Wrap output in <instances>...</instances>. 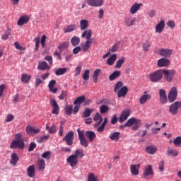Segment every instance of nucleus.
Returning <instances> with one entry per match:
<instances>
[{"label": "nucleus", "instance_id": "f257e3e1", "mask_svg": "<svg viewBox=\"0 0 181 181\" xmlns=\"http://www.w3.org/2000/svg\"><path fill=\"white\" fill-rule=\"evenodd\" d=\"M92 36H93V31H91V30L90 29L86 30L82 33L81 37L83 38L86 37V41L82 45L83 52H87L90 49V47H91V45L93 43V39H91Z\"/></svg>", "mask_w": 181, "mask_h": 181}, {"label": "nucleus", "instance_id": "f03ea898", "mask_svg": "<svg viewBox=\"0 0 181 181\" xmlns=\"http://www.w3.org/2000/svg\"><path fill=\"white\" fill-rule=\"evenodd\" d=\"M161 78H163V69H158L149 76V79L152 83H158Z\"/></svg>", "mask_w": 181, "mask_h": 181}, {"label": "nucleus", "instance_id": "7ed1b4c3", "mask_svg": "<svg viewBox=\"0 0 181 181\" xmlns=\"http://www.w3.org/2000/svg\"><path fill=\"white\" fill-rule=\"evenodd\" d=\"M142 122L135 117L129 119V127H132V131H138L141 125Z\"/></svg>", "mask_w": 181, "mask_h": 181}, {"label": "nucleus", "instance_id": "20e7f679", "mask_svg": "<svg viewBox=\"0 0 181 181\" xmlns=\"http://www.w3.org/2000/svg\"><path fill=\"white\" fill-rule=\"evenodd\" d=\"M163 70V74H164V80L167 81V83H172L173 81V77H175V74H176V71L173 69Z\"/></svg>", "mask_w": 181, "mask_h": 181}, {"label": "nucleus", "instance_id": "39448f33", "mask_svg": "<svg viewBox=\"0 0 181 181\" xmlns=\"http://www.w3.org/2000/svg\"><path fill=\"white\" fill-rule=\"evenodd\" d=\"M176 98H177V88L173 86L168 92V99L169 103H175Z\"/></svg>", "mask_w": 181, "mask_h": 181}, {"label": "nucleus", "instance_id": "423d86ee", "mask_svg": "<svg viewBox=\"0 0 181 181\" xmlns=\"http://www.w3.org/2000/svg\"><path fill=\"white\" fill-rule=\"evenodd\" d=\"M78 139L80 140V144L81 146H83L84 148H87L88 146V141L87 139H86V136H84V132L80 130V129H77Z\"/></svg>", "mask_w": 181, "mask_h": 181}, {"label": "nucleus", "instance_id": "0eeeda50", "mask_svg": "<svg viewBox=\"0 0 181 181\" xmlns=\"http://www.w3.org/2000/svg\"><path fill=\"white\" fill-rule=\"evenodd\" d=\"M62 141L66 142L69 146H71L73 145V141H74V132L73 131L68 132L62 139Z\"/></svg>", "mask_w": 181, "mask_h": 181}, {"label": "nucleus", "instance_id": "6e6552de", "mask_svg": "<svg viewBox=\"0 0 181 181\" xmlns=\"http://www.w3.org/2000/svg\"><path fill=\"white\" fill-rule=\"evenodd\" d=\"M179 108H181V101H176L170 105L169 111L173 115H176Z\"/></svg>", "mask_w": 181, "mask_h": 181}, {"label": "nucleus", "instance_id": "1a4fd4ad", "mask_svg": "<svg viewBox=\"0 0 181 181\" xmlns=\"http://www.w3.org/2000/svg\"><path fill=\"white\" fill-rule=\"evenodd\" d=\"M25 132L30 136H33V135H37L40 133V129L35 128L30 125H28L25 128Z\"/></svg>", "mask_w": 181, "mask_h": 181}, {"label": "nucleus", "instance_id": "9d476101", "mask_svg": "<svg viewBox=\"0 0 181 181\" xmlns=\"http://www.w3.org/2000/svg\"><path fill=\"white\" fill-rule=\"evenodd\" d=\"M49 104L52 106L53 110L52 111V114H54L55 115H59V112H60V108L59 107V104H57V102L55 99H50L49 100Z\"/></svg>", "mask_w": 181, "mask_h": 181}, {"label": "nucleus", "instance_id": "9b49d317", "mask_svg": "<svg viewBox=\"0 0 181 181\" xmlns=\"http://www.w3.org/2000/svg\"><path fill=\"white\" fill-rule=\"evenodd\" d=\"M86 2L89 6L95 8H100L104 5V0H86Z\"/></svg>", "mask_w": 181, "mask_h": 181}, {"label": "nucleus", "instance_id": "f8f14e48", "mask_svg": "<svg viewBox=\"0 0 181 181\" xmlns=\"http://www.w3.org/2000/svg\"><path fill=\"white\" fill-rule=\"evenodd\" d=\"M165 20L161 19L159 23H158L155 27V32L156 33H162L165 30Z\"/></svg>", "mask_w": 181, "mask_h": 181}, {"label": "nucleus", "instance_id": "ddd939ff", "mask_svg": "<svg viewBox=\"0 0 181 181\" xmlns=\"http://www.w3.org/2000/svg\"><path fill=\"white\" fill-rule=\"evenodd\" d=\"M129 115H131V110L128 109L124 110L119 116V122L122 123L124 121H127Z\"/></svg>", "mask_w": 181, "mask_h": 181}, {"label": "nucleus", "instance_id": "4468645a", "mask_svg": "<svg viewBox=\"0 0 181 181\" xmlns=\"http://www.w3.org/2000/svg\"><path fill=\"white\" fill-rule=\"evenodd\" d=\"M23 146H25L23 140H13L10 145L11 149H13V148H19L20 149H22Z\"/></svg>", "mask_w": 181, "mask_h": 181}, {"label": "nucleus", "instance_id": "2eb2a0df", "mask_svg": "<svg viewBox=\"0 0 181 181\" xmlns=\"http://www.w3.org/2000/svg\"><path fill=\"white\" fill-rule=\"evenodd\" d=\"M159 98L161 104H166L168 103V96L166 95V90L164 89H160Z\"/></svg>", "mask_w": 181, "mask_h": 181}, {"label": "nucleus", "instance_id": "dca6fc26", "mask_svg": "<svg viewBox=\"0 0 181 181\" xmlns=\"http://www.w3.org/2000/svg\"><path fill=\"white\" fill-rule=\"evenodd\" d=\"M139 168H141V164H132L130 165V173L133 176H138L139 175Z\"/></svg>", "mask_w": 181, "mask_h": 181}, {"label": "nucleus", "instance_id": "f3484780", "mask_svg": "<svg viewBox=\"0 0 181 181\" xmlns=\"http://www.w3.org/2000/svg\"><path fill=\"white\" fill-rule=\"evenodd\" d=\"M30 21V17L29 16L25 15L20 17L17 21L18 26H23L26 25Z\"/></svg>", "mask_w": 181, "mask_h": 181}, {"label": "nucleus", "instance_id": "a211bd4d", "mask_svg": "<svg viewBox=\"0 0 181 181\" xmlns=\"http://www.w3.org/2000/svg\"><path fill=\"white\" fill-rule=\"evenodd\" d=\"M142 6V3H135L130 7L129 12L132 15H135L139 11H141V7Z\"/></svg>", "mask_w": 181, "mask_h": 181}, {"label": "nucleus", "instance_id": "6ab92c4d", "mask_svg": "<svg viewBox=\"0 0 181 181\" xmlns=\"http://www.w3.org/2000/svg\"><path fill=\"white\" fill-rule=\"evenodd\" d=\"M158 54L163 57H170L173 54V50L170 49H161L158 52Z\"/></svg>", "mask_w": 181, "mask_h": 181}, {"label": "nucleus", "instance_id": "aec40b11", "mask_svg": "<svg viewBox=\"0 0 181 181\" xmlns=\"http://www.w3.org/2000/svg\"><path fill=\"white\" fill-rule=\"evenodd\" d=\"M66 162L70 165L71 168H74V166H76L78 163V159L72 154L66 158Z\"/></svg>", "mask_w": 181, "mask_h": 181}, {"label": "nucleus", "instance_id": "412c9836", "mask_svg": "<svg viewBox=\"0 0 181 181\" xmlns=\"http://www.w3.org/2000/svg\"><path fill=\"white\" fill-rule=\"evenodd\" d=\"M152 98L151 94H148V92L145 91L139 98V103L141 105L146 104L147 101H149Z\"/></svg>", "mask_w": 181, "mask_h": 181}, {"label": "nucleus", "instance_id": "4be33fe9", "mask_svg": "<svg viewBox=\"0 0 181 181\" xmlns=\"http://www.w3.org/2000/svg\"><path fill=\"white\" fill-rule=\"evenodd\" d=\"M170 64V60L166 58H161L157 62L158 67H168Z\"/></svg>", "mask_w": 181, "mask_h": 181}, {"label": "nucleus", "instance_id": "5701e85b", "mask_svg": "<svg viewBox=\"0 0 181 181\" xmlns=\"http://www.w3.org/2000/svg\"><path fill=\"white\" fill-rule=\"evenodd\" d=\"M136 21V18L132 17V16H128L124 19V24L126 25V26L129 28V26H134V23H135Z\"/></svg>", "mask_w": 181, "mask_h": 181}, {"label": "nucleus", "instance_id": "b1692460", "mask_svg": "<svg viewBox=\"0 0 181 181\" xmlns=\"http://www.w3.org/2000/svg\"><path fill=\"white\" fill-rule=\"evenodd\" d=\"M93 121L96 122L94 124V128H98V127L101 125V122H103V116L98 112L95 113L93 117Z\"/></svg>", "mask_w": 181, "mask_h": 181}, {"label": "nucleus", "instance_id": "393cba45", "mask_svg": "<svg viewBox=\"0 0 181 181\" xmlns=\"http://www.w3.org/2000/svg\"><path fill=\"white\" fill-rule=\"evenodd\" d=\"M118 98H122L128 93V87L123 86L119 90L116 92Z\"/></svg>", "mask_w": 181, "mask_h": 181}, {"label": "nucleus", "instance_id": "a878e982", "mask_svg": "<svg viewBox=\"0 0 181 181\" xmlns=\"http://www.w3.org/2000/svg\"><path fill=\"white\" fill-rule=\"evenodd\" d=\"M143 175L144 177L153 175V169L152 168V165H147L144 169Z\"/></svg>", "mask_w": 181, "mask_h": 181}, {"label": "nucleus", "instance_id": "bb28decb", "mask_svg": "<svg viewBox=\"0 0 181 181\" xmlns=\"http://www.w3.org/2000/svg\"><path fill=\"white\" fill-rule=\"evenodd\" d=\"M37 69L38 70L45 71V70H50L51 67L50 66H49V64H47V62H38Z\"/></svg>", "mask_w": 181, "mask_h": 181}, {"label": "nucleus", "instance_id": "cd10ccee", "mask_svg": "<svg viewBox=\"0 0 181 181\" xmlns=\"http://www.w3.org/2000/svg\"><path fill=\"white\" fill-rule=\"evenodd\" d=\"M54 86H56V80L52 79L49 83L48 87L51 93H52L53 94H56V93H57V88H55Z\"/></svg>", "mask_w": 181, "mask_h": 181}, {"label": "nucleus", "instance_id": "c85d7f7f", "mask_svg": "<svg viewBox=\"0 0 181 181\" xmlns=\"http://www.w3.org/2000/svg\"><path fill=\"white\" fill-rule=\"evenodd\" d=\"M86 138H88L90 142H93L94 139L97 137V135L95 134V132L93 131H87L86 132Z\"/></svg>", "mask_w": 181, "mask_h": 181}, {"label": "nucleus", "instance_id": "c756f323", "mask_svg": "<svg viewBox=\"0 0 181 181\" xmlns=\"http://www.w3.org/2000/svg\"><path fill=\"white\" fill-rule=\"evenodd\" d=\"M77 29V25L71 24L66 26V28H64V32L65 33H70L71 32H74Z\"/></svg>", "mask_w": 181, "mask_h": 181}, {"label": "nucleus", "instance_id": "7c9ffc66", "mask_svg": "<svg viewBox=\"0 0 181 181\" xmlns=\"http://www.w3.org/2000/svg\"><path fill=\"white\" fill-rule=\"evenodd\" d=\"M18 160H19V156L16 153H13L11 154V160H10V165L13 166H16V163H18Z\"/></svg>", "mask_w": 181, "mask_h": 181}, {"label": "nucleus", "instance_id": "2f4dec72", "mask_svg": "<svg viewBox=\"0 0 181 181\" xmlns=\"http://www.w3.org/2000/svg\"><path fill=\"white\" fill-rule=\"evenodd\" d=\"M37 166L38 168V170H45V168L46 167V161L43 158H40L37 162Z\"/></svg>", "mask_w": 181, "mask_h": 181}, {"label": "nucleus", "instance_id": "473e14b6", "mask_svg": "<svg viewBox=\"0 0 181 181\" xmlns=\"http://www.w3.org/2000/svg\"><path fill=\"white\" fill-rule=\"evenodd\" d=\"M121 76V71H115L112 74L109 76L110 81H114L116 78H118Z\"/></svg>", "mask_w": 181, "mask_h": 181}, {"label": "nucleus", "instance_id": "72a5a7b5", "mask_svg": "<svg viewBox=\"0 0 181 181\" xmlns=\"http://www.w3.org/2000/svg\"><path fill=\"white\" fill-rule=\"evenodd\" d=\"M27 172H28V176L29 177H31V178L35 177V165H33L29 166L28 170H27Z\"/></svg>", "mask_w": 181, "mask_h": 181}, {"label": "nucleus", "instance_id": "f704fd0d", "mask_svg": "<svg viewBox=\"0 0 181 181\" xmlns=\"http://www.w3.org/2000/svg\"><path fill=\"white\" fill-rule=\"evenodd\" d=\"M87 28H88V21L86 20V19H83L80 21V29L81 30H86V29H87Z\"/></svg>", "mask_w": 181, "mask_h": 181}, {"label": "nucleus", "instance_id": "c9c22d12", "mask_svg": "<svg viewBox=\"0 0 181 181\" xmlns=\"http://www.w3.org/2000/svg\"><path fill=\"white\" fill-rule=\"evenodd\" d=\"M117 60V54H112L110 58L107 60V64L108 66H112L114 63H115V61Z\"/></svg>", "mask_w": 181, "mask_h": 181}, {"label": "nucleus", "instance_id": "e433bc0d", "mask_svg": "<svg viewBox=\"0 0 181 181\" xmlns=\"http://www.w3.org/2000/svg\"><path fill=\"white\" fill-rule=\"evenodd\" d=\"M146 151L150 155H155L158 151V148L155 146H149L146 148Z\"/></svg>", "mask_w": 181, "mask_h": 181}, {"label": "nucleus", "instance_id": "4c0bfd02", "mask_svg": "<svg viewBox=\"0 0 181 181\" xmlns=\"http://www.w3.org/2000/svg\"><path fill=\"white\" fill-rule=\"evenodd\" d=\"M107 122H108V119L107 117L104 118L103 122L97 129L98 132H104V129Z\"/></svg>", "mask_w": 181, "mask_h": 181}, {"label": "nucleus", "instance_id": "58836bf2", "mask_svg": "<svg viewBox=\"0 0 181 181\" xmlns=\"http://www.w3.org/2000/svg\"><path fill=\"white\" fill-rule=\"evenodd\" d=\"M121 134V133H119V132H115L112 133L110 136L109 138L111 141H118V139H119V135Z\"/></svg>", "mask_w": 181, "mask_h": 181}, {"label": "nucleus", "instance_id": "ea45409f", "mask_svg": "<svg viewBox=\"0 0 181 181\" xmlns=\"http://www.w3.org/2000/svg\"><path fill=\"white\" fill-rule=\"evenodd\" d=\"M30 78H32V76H30V75L28 74H23L21 76L22 83H28L30 81Z\"/></svg>", "mask_w": 181, "mask_h": 181}, {"label": "nucleus", "instance_id": "a19ab883", "mask_svg": "<svg viewBox=\"0 0 181 181\" xmlns=\"http://www.w3.org/2000/svg\"><path fill=\"white\" fill-rule=\"evenodd\" d=\"M69 45V42H64L59 44V45L58 46V49L59 52H63L64 50H66V49H68Z\"/></svg>", "mask_w": 181, "mask_h": 181}, {"label": "nucleus", "instance_id": "79ce46f5", "mask_svg": "<svg viewBox=\"0 0 181 181\" xmlns=\"http://www.w3.org/2000/svg\"><path fill=\"white\" fill-rule=\"evenodd\" d=\"M101 73V69H97L94 71L93 75V80L94 83H97L98 81V76H100Z\"/></svg>", "mask_w": 181, "mask_h": 181}, {"label": "nucleus", "instance_id": "37998d69", "mask_svg": "<svg viewBox=\"0 0 181 181\" xmlns=\"http://www.w3.org/2000/svg\"><path fill=\"white\" fill-rule=\"evenodd\" d=\"M85 101V96L82 95L80 97H78L76 100L74 102V105H80L81 104H83Z\"/></svg>", "mask_w": 181, "mask_h": 181}, {"label": "nucleus", "instance_id": "c03bdc74", "mask_svg": "<svg viewBox=\"0 0 181 181\" xmlns=\"http://www.w3.org/2000/svg\"><path fill=\"white\" fill-rule=\"evenodd\" d=\"M71 44L72 46H77L80 45V37L74 36L71 39Z\"/></svg>", "mask_w": 181, "mask_h": 181}, {"label": "nucleus", "instance_id": "a18cd8bd", "mask_svg": "<svg viewBox=\"0 0 181 181\" xmlns=\"http://www.w3.org/2000/svg\"><path fill=\"white\" fill-rule=\"evenodd\" d=\"M45 129L48 131L49 134H56V125L54 124H53L50 127L47 124Z\"/></svg>", "mask_w": 181, "mask_h": 181}, {"label": "nucleus", "instance_id": "49530a36", "mask_svg": "<svg viewBox=\"0 0 181 181\" xmlns=\"http://www.w3.org/2000/svg\"><path fill=\"white\" fill-rule=\"evenodd\" d=\"M93 111H94L93 109H90L88 107H86L83 112V118H88V117L91 115Z\"/></svg>", "mask_w": 181, "mask_h": 181}, {"label": "nucleus", "instance_id": "de8ad7c7", "mask_svg": "<svg viewBox=\"0 0 181 181\" xmlns=\"http://www.w3.org/2000/svg\"><path fill=\"white\" fill-rule=\"evenodd\" d=\"M67 72V68H59L55 71L56 76H62Z\"/></svg>", "mask_w": 181, "mask_h": 181}, {"label": "nucleus", "instance_id": "09e8293b", "mask_svg": "<svg viewBox=\"0 0 181 181\" xmlns=\"http://www.w3.org/2000/svg\"><path fill=\"white\" fill-rule=\"evenodd\" d=\"M168 155H170V156H177L179 155V153L177 151L170 148V147L168 148Z\"/></svg>", "mask_w": 181, "mask_h": 181}, {"label": "nucleus", "instance_id": "8fccbe9b", "mask_svg": "<svg viewBox=\"0 0 181 181\" xmlns=\"http://www.w3.org/2000/svg\"><path fill=\"white\" fill-rule=\"evenodd\" d=\"M122 86H124V82L118 81L115 86L114 92L117 93L119 90H121V88H122Z\"/></svg>", "mask_w": 181, "mask_h": 181}, {"label": "nucleus", "instance_id": "3c124183", "mask_svg": "<svg viewBox=\"0 0 181 181\" xmlns=\"http://www.w3.org/2000/svg\"><path fill=\"white\" fill-rule=\"evenodd\" d=\"M74 156H76V158H83L84 156V153H83V149H77L75 151L74 154H73Z\"/></svg>", "mask_w": 181, "mask_h": 181}, {"label": "nucleus", "instance_id": "603ef678", "mask_svg": "<svg viewBox=\"0 0 181 181\" xmlns=\"http://www.w3.org/2000/svg\"><path fill=\"white\" fill-rule=\"evenodd\" d=\"M144 52H149V48L151 47V42L146 40L142 45Z\"/></svg>", "mask_w": 181, "mask_h": 181}, {"label": "nucleus", "instance_id": "864d4df0", "mask_svg": "<svg viewBox=\"0 0 181 181\" xmlns=\"http://www.w3.org/2000/svg\"><path fill=\"white\" fill-rule=\"evenodd\" d=\"M125 63V57H122L121 59H119L115 64L116 69H121L122 64Z\"/></svg>", "mask_w": 181, "mask_h": 181}, {"label": "nucleus", "instance_id": "5fc2aeb1", "mask_svg": "<svg viewBox=\"0 0 181 181\" xmlns=\"http://www.w3.org/2000/svg\"><path fill=\"white\" fill-rule=\"evenodd\" d=\"M42 158L46 159V160H49L50 158H52V152L50 151H45L42 154Z\"/></svg>", "mask_w": 181, "mask_h": 181}, {"label": "nucleus", "instance_id": "6e6d98bb", "mask_svg": "<svg viewBox=\"0 0 181 181\" xmlns=\"http://www.w3.org/2000/svg\"><path fill=\"white\" fill-rule=\"evenodd\" d=\"M167 26L170 29H175L176 28V22L175 21L170 20L167 22Z\"/></svg>", "mask_w": 181, "mask_h": 181}, {"label": "nucleus", "instance_id": "4d7b16f0", "mask_svg": "<svg viewBox=\"0 0 181 181\" xmlns=\"http://www.w3.org/2000/svg\"><path fill=\"white\" fill-rule=\"evenodd\" d=\"M50 138V135H43L38 140L37 142L39 144H42V142H45V141H47Z\"/></svg>", "mask_w": 181, "mask_h": 181}, {"label": "nucleus", "instance_id": "13d9d810", "mask_svg": "<svg viewBox=\"0 0 181 181\" xmlns=\"http://www.w3.org/2000/svg\"><path fill=\"white\" fill-rule=\"evenodd\" d=\"M110 110L107 105H103L100 107V111L101 114H105Z\"/></svg>", "mask_w": 181, "mask_h": 181}, {"label": "nucleus", "instance_id": "bf43d9fd", "mask_svg": "<svg viewBox=\"0 0 181 181\" xmlns=\"http://www.w3.org/2000/svg\"><path fill=\"white\" fill-rule=\"evenodd\" d=\"M87 181H98V179L97 178V177H95L94 173H89L88 175Z\"/></svg>", "mask_w": 181, "mask_h": 181}, {"label": "nucleus", "instance_id": "052dcab7", "mask_svg": "<svg viewBox=\"0 0 181 181\" xmlns=\"http://www.w3.org/2000/svg\"><path fill=\"white\" fill-rule=\"evenodd\" d=\"M83 69V66L81 65H78L76 66L75 69V74L74 76L75 77H77V76H80V73H81V69Z\"/></svg>", "mask_w": 181, "mask_h": 181}, {"label": "nucleus", "instance_id": "680f3d73", "mask_svg": "<svg viewBox=\"0 0 181 181\" xmlns=\"http://www.w3.org/2000/svg\"><path fill=\"white\" fill-rule=\"evenodd\" d=\"M83 80H88L90 78V70L86 69L84 71L83 74Z\"/></svg>", "mask_w": 181, "mask_h": 181}, {"label": "nucleus", "instance_id": "e2e57ef3", "mask_svg": "<svg viewBox=\"0 0 181 181\" xmlns=\"http://www.w3.org/2000/svg\"><path fill=\"white\" fill-rule=\"evenodd\" d=\"M173 144L175 146H180L181 145V136H177L173 141Z\"/></svg>", "mask_w": 181, "mask_h": 181}, {"label": "nucleus", "instance_id": "0e129e2a", "mask_svg": "<svg viewBox=\"0 0 181 181\" xmlns=\"http://www.w3.org/2000/svg\"><path fill=\"white\" fill-rule=\"evenodd\" d=\"M65 112L66 115H71V112H73V106H66Z\"/></svg>", "mask_w": 181, "mask_h": 181}, {"label": "nucleus", "instance_id": "69168bd1", "mask_svg": "<svg viewBox=\"0 0 181 181\" xmlns=\"http://www.w3.org/2000/svg\"><path fill=\"white\" fill-rule=\"evenodd\" d=\"M34 42H35V50H39V45L40 43V38L39 37H35L34 38Z\"/></svg>", "mask_w": 181, "mask_h": 181}, {"label": "nucleus", "instance_id": "338daca9", "mask_svg": "<svg viewBox=\"0 0 181 181\" xmlns=\"http://www.w3.org/2000/svg\"><path fill=\"white\" fill-rule=\"evenodd\" d=\"M42 83H43L42 79H41L39 76H37L35 78V87H39Z\"/></svg>", "mask_w": 181, "mask_h": 181}, {"label": "nucleus", "instance_id": "774afa93", "mask_svg": "<svg viewBox=\"0 0 181 181\" xmlns=\"http://www.w3.org/2000/svg\"><path fill=\"white\" fill-rule=\"evenodd\" d=\"M117 50H118V44H115L112 48H110L109 49L110 52V53H115V52H117Z\"/></svg>", "mask_w": 181, "mask_h": 181}]
</instances>
